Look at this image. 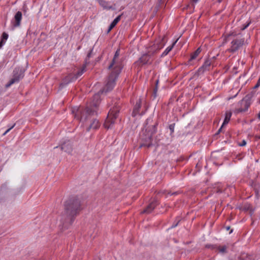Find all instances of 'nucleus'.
Returning <instances> with one entry per match:
<instances>
[{
	"label": "nucleus",
	"mask_w": 260,
	"mask_h": 260,
	"mask_svg": "<svg viewBox=\"0 0 260 260\" xmlns=\"http://www.w3.org/2000/svg\"><path fill=\"white\" fill-rule=\"evenodd\" d=\"M180 219L179 218H176V220L175 221L174 223L172 224L171 226V228H175L177 226L179 222H180Z\"/></svg>",
	"instance_id": "cd10ccee"
},
{
	"label": "nucleus",
	"mask_w": 260,
	"mask_h": 260,
	"mask_svg": "<svg viewBox=\"0 0 260 260\" xmlns=\"http://www.w3.org/2000/svg\"><path fill=\"white\" fill-rule=\"evenodd\" d=\"M212 58H213V59H215V57H213Z\"/></svg>",
	"instance_id": "a19ab883"
},
{
	"label": "nucleus",
	"mask_w": 260,
	"mask_h": 260,
	"mask_svg": "<svg viewBox=\"0 0 260 260\" xmlns=\"http://www.w3.org/2000/svg\"><path fill=\"white\" fill-rule=\"evenodd\" d=\"M258 117L260 119V112H259V113L258 114Z\"/></svg>",
	"instance_id": "58836bf2"
},
{
	"label": "nucleus",
	"mask_w": 260,
	"mask_h": 260,
	"mask_svg": "<svg viewBox=\"0 0 260 260\" xmlns=\"http://www.w3.org/2000/svg\"><path fill=\"white\" fill-rule=\"evenodd\" d=\"M260 86V79L259 78L256 84L254 86L253 88L256 89L257 88Z\"/></svg>",
	"instance_id": "473e14b6"
},
{
	"label": "nucleus",
	"mask_w": 260,
	"mask_h": 260,
	"mask_svg": "<svg viewBox=\"0 0 260 260\" xmlns=\"http://www.w3.org/2000/svg\"><path fill=\"white\" fill-rule=\"evenodd\" d=\"M158 80H157L156 81V87H155V88L153 90V94H154V97L156 96V92H157V84H158Z\"/></svg>",
	"instance_id": "c756f323"
},
{
	"label": "nucleus",
	"mask_w": 260,
	"mask_h": 260,
	"mask_svg": "<svg viewBox=\"0 0 260 260\" xmlns=\"http://www.w3.org/2000/svg\"><path fill=\"white\" fill-rule=\"evenodd\" d=\"M25 71V69L22 67L15 68L13 70V77L6 85V87H9L11 85L19 82L23 78Z\"/></svg>",
	"instance_id": "0eeeda50"
},
{
	"label": "nucleus",
	"mask_w": 260,
	"mask_h": 260,
	"mask_svg": "<svg viewBox=\"0 0 260 260\" xmlns=\"http://www.w3.org/2000/svg\"><path fill=\"white\" fill-rule=\"evenodd\" d=\"M232 232H233V230H231V231L230 232V234H231Z\"/></svg>",
	"instance_id": "ea45409f"
},
{
	"label": "nucleus",
	"mask_w": 260,
	"mask_h": 260,
	"mask_svg": "<svg viewBox=\"0 0 260 260\" xmlns=\"http://www.w3.org/2000/svg\"><path fill=\"white\" fill-rule=\"evenodd\" d=\"M231 37H233V38L231 43V47L227 51L229 52L234 53L243 46L245 39L242 37H239L236 33L232 32L227 35L223 40V43H226L228 39Z\"/></svg>",
	"instance_id": "20e7f679"
},
{
	"label": "nucleus",
	"mask_w": 260,
	"mask_h": 260,
	"mask_svg": "<svg viewBox=\"0 0 260 260\" xmlns=\"http://www.w3.org/2000/svg\"><path fill=\"white\" fill-rule=\"evenodd\" d=\"M250 24V21L248 22L247 24L243 25V27L241 28V30H243L247 28V27Z\"/></svg>",
	"instance_id": "2f4dec72"
},
{
	"label": "nucleus",
	"mask_w": 260,
	"mask_h": 260,
	"mask_svg": "<svg viewBox=\"0 0 260 260\" xmlns=\"http://www.w3.org/2000/svg\"><path fill=\"white\" fill-rule=\"evenodd\" d=\"M211 63V59H206L202 66L198 69V72L199 74H203L205 71L209 70Z\"/></svg>",
	"instance_id": "f8f14e48"
},
{
	"label": "nucleus",
	"mask_w": 260,
	"mask_h": 260,
	"mask_svg": "<svg viewBox=\"0 0 260 260\" xmlns=\"http://www.w3.org/2000/svg\"><path fill=\"white\" fill-rule=\"evenodd\" d=\"M165 37H164L160 40L157 41L155 44L153 45L152 47L151 50L149 51V52L152 51V53H153L156 50H160L165 46L166 41H165Z\"/></svg>",
	"instance_id": "9b49d317"
},
{
	"label": "nucleus",
	"mask_w": 260,
	"mask_h": 260,
	"mask_svg": "<svg viewBox=\"0 0 260 260\" xmlns=\"http://www.w3.org/2000/svg\"><path fill=\"white\" fill-rule=\"evenodd\" d=\"M119 112V107L116 106L110 110L104 123L105 128L109 129L112 127L113 125L114 124L115 120L117 118Z\"/></svg>",
	"instance_id": "39448f33"
},
{
	"label": "nucleus",
	"mask_w": 260,
	"mask_h": 260,
	"mask_svg": "<svg viewBox=\"0 0 260 260\" xmlns=\"http://www.w3.org/2000/svg\"><path fill=\"white\" fill-rule=\"evenodd\" d=\"M201 52V48H198L191 55L190 59L189 60H192L196 58V57L198 56V55Z\"/></svg>",
	"instance_id": "b1692460"
},
{
	"label": "nucleus",
	"mask_w": 260,
	"mask_h": 260,
	"mask_svg": "<svg viewBox=\"0 0 260 260\" xmlns=\"http://www.w3.org/2000/svg\"><path fill=\"white\" fill-rule=\"evenodd\" d=\"M100 5L102 6L104 9L107 10H115V8L109 5V2H107L105 0H97Z\"/></svg>",
	"instance_id": "2eb2a0df"
},
{
	"label": "nucleus",
	"mask_w": 260,
	"mask_h": 260,
	"mask_svg": "<svg viewBox=\"0 0 260 260\" xmlns=\"http://www.w3.org/2000/svg\"><path fill=\"white\" fill-rule=\"evenodd\" d=\"M232 116V113L231 112H226L225 113V116L223 121V122L221 126V127L218 129L216 134H219L221 131L222 128L226 124H227L229 121L230 120L231 117Z\"/></svg>",
	"instance_id": "a211bd4d"
},
{
	"label": "nucleus",
	"mask_w": 260,
	"mask_h": 260,
	"mask_svg": "<svg viewBox=\"0 0 260 260\" xmlns=\"http://www.w3.org/2000/svg\"><path fill=\"white\" fill-rule=\"evenodd\" d=\"M254 93L251 92L247 94L240 102L241 107L238 109V112H242L246 111L251 104V100Z\"/></svg>",
	"instance_id": "6e6552de"
},
{
	"label": "nucleus",
	"mask_w": 260,
	"mask_h": 260,
	"mask_svg": "<svg viewBox=\"0 0 260 260\" xmlns=\"http://www.w3.org/2000/svg\"><path fill=\"white\" fill-rule=\"evenodd\" d=\"M61 149L67 153H71L73 150L71 142L69 140L64 142L61 144Z\"/></svg>",
	"instance_id": "ddd939ff"
},
{
	"label": "nucleus",
	"mask_w": 260,
	"mask_h": 260,
	"mask_svg": "<svg viewBox=\"0 0 260 260\" xmlns=\"http://www.w3.org/2000/svg\"><path fill=\"white\" fill-rule=\"evenodd\" d=\"M178 39H177L175 41H174L171 46L168 47L166 49V50L163 52V53L161 54L160 56L161 57H163L166 56L172 50V49L175 45V44L177 43V42L178 41Z\"/></svg>",
	"instance_id": "aec40b11"
},
{
	"label": "nucleus",
	"mask_w": 260,
	"mask_h": 260,
	"mask_svg": "<svg viewBox=\"0 0 260 260\" xmlns=\"http://www.w3.org/2000/svg\"><path fill=\"white\" fill-rule=\"evenodd\" d=\"M100 126V122L96 119H93L92 122L90 124L89 126L87 127V131H89L91 129H96Z\"/></svg>",
	"instance_id": "f3484780"
},
{
	"label": "nucleus",
	"mask_w": 260,
	"mask_h": 260,
	"mask_svg": "<svg viewBox=\"0 0 260 260\" xmlns=\"http://www.w3.org/2000/svg\"><path fill=\"white\" fill-rule=\"evenodd\" d=\"M141 103H142V100L141 99H139L138 101H137L136 104L135 106H134L133 112V115L134 116L136 114H137L139 111V109L141 108Z\"/></svg>",
	"instance_id": "412c9836"
},
{
	"label": "nucleus",
	"mask_w": 260,
	"mask_h": 260,
	"mask_svg": "<svg viewBox=\"0 0 260 260\" xmlns=\"http://www.w3.org/2000/svg\"><path fill=\"white\" fill-rule=\"evenodd\" d=\"M120 50L117 49L115 53L112 60L108 66V69L111 70L106 82V91L112 90L116 85L119 74L123 67L122 59L119 58Z\"/></svg>",
	"instance_id": "7ed1b4c3"
},
{
	"label": "nucleus",
	"mask_w": 260,
	"mask_h": 260,
	"mask_svg": "<svg viewBox=\"0 0 260 260\" xmlns=\"http://www.w3.org/2000/svg\"><path fill=\"white\" fill-rule=\"evenodd\" d=\"M92 53V50H90V51L87 54V57L86 58V59H85V64L83 66H85L86 67V64L88 63V62H89L88 61V60L89 59L90 57H91Z\"/></svg>",
	"instance_id": "a878e982"
},
{
	"label": "nucleus",
	"mask_w": 260,
	"mask_h": 260,
	"mask_svg": "<svg viewBox=\"0 0 260 260\" xmlns=\"http://www.w3.org/2000/svg\"><path fill=\"white\" fill-rule=\"evenodd\" d=\"M81 209V201L77 197H72L64 202V211L60 219L59 226L62 229H68L72 225Z\"/></svg>",
	"instance_id": "f257e3e1"
},
{
	"label": "nucleus",
	"mask_w": 260,
	"mask_h": 260,
	"mask_svg": "<svg viewBox=\"0 0 260 260\" xmlns=\"http://www.w3.org/2000/svg\"><path fill=\"white\" fill-rule=\"evenodd\" d=\"M150 59V55L148 53L143 54L139 59L138 62L141 63L142 64H145L149 62Z\"/></svg>",
	"instance_id": "dca6fc26"
},
{
	"label": "nucleus",
	"mask_w": 260,
	"mask_h": 260,
	"mask_svg": "<svg viewBox=\"0 0 260 260\" xmlns=\"http://www.w3.org/2000/svg\"><path fill=\"white\" fill-rule=\"evenodd\" d=\"M15 125V124H13L12 126H11L10 128H9L3 134V136L6 135L11 129H12L14 126Z\"/></svg>",
	"instance_id": "7c9ffc66"
},
{
	"label": "nucleus",
	"mask_w": 260,
	"mask_h": 260,
	"mask_svg": "<svg viewBox=\"0 0 260 260\" xmlns=\"http://www.w3.org/2000/svg\"><path fill=\"white\" fill-rule=\"evenodd\" d=\"M8 38V35L5 32H4L2 34L1 40L0 41V49L4 46L5 44L6 41L7 40Z\"/></svg>",
	"instance_id": "4be33fe9"
},
{
	"label": "nucleus",
	"mask_w": 260,
	"mask_h": 260,
	"mask_svg": "<svg viewBox=\"0 0 260 260\" xmlns=\"http://www.w3.org/2000/svg\"><path fill=\"white\" fill-rule=\"evenodd\" d=\"M225 228L226 231H229V230H230L231 228H230V226H226L225 227Z\"/></svg>",
	"instance_id": "e433bc0d"
},
{
	"label": "nucleus",
	"mask_w": 260,
	"mask_h": 260,
	"mask_svg": "<svg viewBox=\"0 0 260 260\" xmlns=\"http://www.w3.org/2000/svg\"><path fill=\"white\" fill-rule=\"evenodd\" d=\"M227 248L228 247L226 245H223L222 246H218L217 245V248H216V249L218 250L219 252L224 254L227 253Z\"/></svg>",
	"instance_id": "5701e85b"
},
{
	"label": "nucleus",
	"mask_w": 260,
	"mask_h": 260,
	"mask_svg": "<svg viewBox=\"0 0 260 260\" xmlns=\"http://www.w3.org/2000/svg\"><path fill=\"white\" fill-rule=\"evenodd\" d=\"M175 123L171 124L169 125V127L171 132V134L174 133L175 128Z\"/></svg>",
	"instance_id": "c85d7f7f"
},
{
	"label": "nucleus",
	"mask_w": 260,
	"mask_h": 260,
	"mask_svg": "<svg viewBox=\"0 0 260 260\" xmlns=\"http://www.w3.org/2000/svg\"><path fill=\"white\" fill-rule=\"evenodd\" d=\"M165 192H166L165 191H164L162 192V193H165Z\"/></svg>",
	"instance_id": "37998d69"
},
{
	"label": "nucleus",
	"mask_w": 260,
	"mask_h": 260,
	"mask_svg": "<svg viewBox=\"0 0 260 260\" xmlns=\"http://www.w3.org/2000/svg\"><path fill=\"white\" fill-rule=\"evenodd\" d=\"M157 200L154 199L147 207L141 212V213L149 214L152 212L158 205Z\"/></svg>",
	"instance_id": "9d476101"
},
{
	"label": "nucleus",
	"mask_w": 260,
	"mask_h": 260,
	"mask_svg": "<svg viewBox=\"0 0 260 260\" xmlns=\"http://www.w3.org/2000/svg\"><path fill=\"white\" fill-rule=\"evenodd\" d=\"M22 19V13L18 11L14 16V21L13 22V26L15 27H19L20 25L21 20Z\"/></svg>",
	"instance_id": "4468645a"
},
{
	"label": "nucleus",
	"mask_w": 260,
	"mask_h": 260,
	"mask_svg": "<svg viewBox=\"0 0 260 260\" xmlns=\"http://www.w3.org/2000/svg\"><path fill=\"white\" fill-rule=\"evenodd\" d=\"M246 144V142L245 140H243L241 142V143L239 144V145L240 146H244Z\"/></svg>",
	"instance_id": "72a5a7b5"
},
{
	"label": "nucleus",
	"mask_w": 260,
	"mask_h": 260,
	"mask_svg": "<svg viewBox=\"0 0 260 260\" xmlns=\"http://www.w3.org/2000/svg\"><path fill=\"white\" fill-rule=\"evenodd\" d=\"M86 71V66H83L81 69L75 74H70L65 77L60 84V88H62L71 82H74L79 78Z\"/></svg>",
	"instance_id": "423d86ee"
},
{
	"label": "nucleus",
	"mask_w": 260,
	"mask_h": 260,
	"mask_svg": "<svg viewBox=\"0 0 260 260\" xmlns=\"http://www.w3.org/2000/svg\"><path fill=\"white\" fill-rule=\"evenodd\" d=\"M205 247L207 248H210L211 249H216V248H217V245L207 244L205 246Z\"/></svg>",
	"instance_id": "bb28decb"
},
{
	"label": "nucleus",
	"mask_w": 260,
	"mask_h": 260,
	"mask_svg": "<svg viewBox=\"0 0 260 260\" xmlns=\"http://www.w3.org/2000/svg\"><path fill=\"white\" fill-rule=\"evenodd\" d=\"M168 194H170L171 195H173V194H176V192H173L172 193H168Z\"/></svg>",
	"instance_id": "4c0bfd02"
},
{
	"label": "nucleus",
	"mask_w": 260,
	"mask_h": 260,
	"mask_svg": "<svg viewBox=\"0 0 260 260\" xmlns=\"http://www.w3.org/2000/svg\"><path fill=\"white\" fill-rule=\"evenodd\" d=\"M222 192V190H221V189H217V190H216V192H217V193H220V192Z\"/></svg>",
	"instance_id": "c9c22d12"
},
{
	"label": "nucleus",
	"mask_w": 260,
	"mask_h": 260,
	"mask_svg": "<svg viewBox=\"0 0 260 260\" xmlns=\"http://www.w3.org/2000/svg\"><path fill=\"white\" fill-rule=\"evenodd\" d=\"M159 1H160V3H162V1L163 0H159Z\"/></svg>",
	"instance_id": "79ce46f5"
},
{
	"label": "nucleus",
	"mask_w": 260,
	"mask_h": 260,
	"mask_svg": "<svg viewBox=\"0 0 260 260\" xmlns=\"http://www.w3.org/2000/svg\"><path fill=\"white\" fill-rule=\"evenodd\" d=\"M198 1L199 0H192V5H194V4H196Z\"/></svg>",
	"instance_id": "f704fd0d"
},
{
	"label": "nucleus",
	"mask_w": 260,
	"mask_h": 260,
	"mask_svg": "<svg viewBox=\"0 0 260 260\" xmlns=\"http://www.w3.org/2000/svg\"><path fill=\"white\" fill-rule=\"evenodd\" d=\"M239 260H252V258L250 255L243 254L239 257Z\"/></svg>",
	"instance_id": "393cba45"
},
{
	"label": "nucleus",
	"mask_w": 260,
	"mask_h": 260,
	"mask_svg": "<svg viewBox=\"0 0 260 260\" xmlns=\"http://www.w3.org/2000/svg\"><path fill=\"white\" fill-rule=\"evenodd\" d=\"M106 86V84L98 93L93 95L92 101L89 106H87L85 108L75 107L72 109V111L74 114L75 118L80 121L84 122L90 119L92 116L97 115V110L100 103V94L103 93H106L111 91H106L105 90Z\"/></svg>",
	"instance_id": "f03ea898"
},
{
	"label": "nucleus",
	"mask_w": 260,
	"mask_h": 260,
	"mask_svg": "<svg viewBox=\"0 0 260 260\" xmlns=\"http://www.w3.org/2000/svg\"><path fill=\"white\" fill-rule=\"evenodd\" d=\"M156 131L155 125L152 126V130L150 133H148V136L145 138H142V143L140 144V147H146L147 148L150 147L152 146V135Z\"/></svg>",
	"instance_id": "1a4fd4ad"
},
{
	"label": "nucleus",
	"mask_w": 260,
	"mask_h": 260,
	"mask_svg": "<svg viewBox=\"0 0 260 260\" xmlns=\"http://www.w3.org/2000/svg\"><path fill=\"white\" fill-rule=\"evenodd\" d=\"M122 14L118 16L110 24L109 28L107 30V33H109L112 29H113L117 23L120 20Z\"/></svg>",
	"instance_id": "6ab92c4d"
}]
</instances>
